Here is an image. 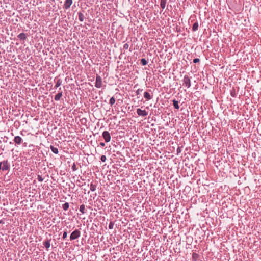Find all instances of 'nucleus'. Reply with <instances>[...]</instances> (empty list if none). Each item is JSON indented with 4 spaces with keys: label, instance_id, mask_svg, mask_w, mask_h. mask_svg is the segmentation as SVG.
I'll list each match as a JSON object with an SVG mask.
<instances>
[{
    "label": "nucleus",
    "instance_id": "f257e3e1",
    "mask_svg": "<svg viewBox=\"0 0 261 261\" xmlns=\"http://www.w3.org/2000/svg\"><path fill=\"white\" fill-rule=\"evenodd\" d=\"M10 165L8 160H4L0 162V170L2 171H9Z\"/></svg>",
    "mask_w": 261,
    "mask_h": 261
},
{
    "label": "nucleus",
    "instance_id": "0eeeda50",
    "mask_svg": "<svg viewBox=\"0 0 261 261\" xmlns=\"http://www.w3.org/2000/svg\"><path fill=\"white\" fill-rule=\"evenodd\" d=\"M13 141L16 144L20 145L22 143L23 140L21 137L19 136H17L14 137Z\"/></svg>",
    "mask_w": 261,
    "mask_h": 261
},
{
    "label": "nucleus",
    "instance_id": "4be33fe9",
    "mask_svg": "<svg viewBox=\"0 0 261 261\" xmlns=\"http://www.w3.org/2000/svg\"><path fill=\"white\" fill-rule=\"evenodd\" d=\"M141 63L142 65L145 66V65H147V61H146V60L145 59L142 58L141 59Z\"/></svg>",
    "mask_w": 261,
    "mask_h": 261
},
{
    "label": "nucleus",
    "instance_id": "f3484780",
    "mask_svg": "<svg viewBox=\"0 0 261 261\" xmlns=\"http://www.w3.org/2000/svg\"><path fill=\"white\" fill-rule=\"evenodd\" d=\"M166 3L167 0H161L160 6L162 9H164L165 8Z\"/></svg>",
    "mask_w": 261,
    "mask_h": 261
},
{
    "label": "nucleus",
    "instance_id": "f8f14e48",
    "mask_svg": "<svg viewBox=\"0 0 261 261\" xmlns=\"http://www.w3.org/2000/svg\"><path fill=\"white\" fill-rule=\"evenodd\" d=\"M50 240H47L43 242V244L44 247L48 249L50 246Z\"/></svg>",
    "mask_w": 261,
    "mask_h": 261
},
{
    "label": "nucleus",
    "instance_id": "a211bd4d",
    "mask_svg": "<svg viewBox=\"0 0 261 261\" xmlns=\"http://www.w3.org/2000/svg\"><path fill=\"white\" fill-rule=\"evenodd\" d=\"M173 105L176 109H179V106L178 105V101L176 100L175 99H174L173 100Z\"/></svg>",
    "mask_w": 261,
    "mask_h": 261
},
{
    "label": "nucleus",
    "instance_id": "9b49d317",
    "mask_svg": "<svg viewBox=\"0 0 261 261\" xmlns=\"http://www.w3.org/2000/svg\"><path fill=\"white\" fill-rule=\"evenodd\" d=\"M17 37L21 40H25L27 39V35L24 33H21L17 36Z\"/></svg>",
    "mask_w": 261,
    "mask_h": 261
},
{
    "label": "nucleus",
    "instance_id": "423d86ee",
    "mask_svg": "<svg viewBox=\"0 0 261 261\" xmlns=\"http://www.w3.org/2000/svg\"><path fill=\"white\" fill-rule=\"evenodd\" d=\"M136 112L137 114L140 116L146 117L148 115V112L146 110H142L139 108L137 109Z\"/></svg>",
    "mask_w": 261,
    "mask_h": 261
},
{
    "label": "nucleus",
    "instance_id": "b1692460",
    "mask_svg": "<svg viewBox=\"0 0 261 261\" xmlns=\"http://www.w3.org/2000/svg\"><path fill=\"white\" fill-rule=\"evenodd\" d=\"M114 222L113 221H111L109 225V228L110 229H112L114 227Z\"/></svg>",
    "mask_w": 261,
    "mask_h": 261
},
{
    "label": "nucleus",
    "instance_id": "72a5a7b5",
    "mask_svg": "<svg viewBox=\"0 0 261 261\" xmlns=\"http://www.w3.org/2000/svg\"><path fill=\"white\" fill-rule=\"evenodd\" d=\"M81 121H82V122L83 121V122H86V118H82Z\"/></svg>",
    "mask_w": 261,
    "mask_h": 261
},
{
    "label": "nucleus",
    "instance_id": "a878e982",
    "mask_svg": "<svg viewBox=\"0 0 261 261\" xmlns=\"http://www.w3.org/2000/svg\"><path fill=\"white\" fill-rule=\"evenodd\" d=\"M107 158H106V156L104 155H101V158H100V160L102 162H104L106 161Z\"/></svg>",
    "mask_w": 261,
    "mask_h": 261
},
{
    "label": "nucleus",
    "instance_id": "e433bc0d",
    "mask_svg": "<svg viewBox=\"0 0 261 261\" xmlns=\"http://www.w3.org/2000/svg\"><path fill=\"white\" fill-rule=\"evenodd\" d=\"M27 145V143H24L23 145H24V147H26Z\"/></svg>",
    "mask_w": 261,
    "mask_h": 261
},
{
    "label": "nucleus",
    "instance_id": "7c9ffc66",
    "mask_svg": "<svg viewBox=\"0 0 261 261\" xmlns=\"http://www.w3.org/2000/svg\"><path fill=\"white\" fill-rule=\"evenodd\" d=\"M72 169L73 171H75L76 170V165L74 164L72 166Z\"/></svg>",
    "mask_w": 261,
    "mask_h": 261
},
{
    "label": "nucleus",
    "instance_id": "dca6fc26",
    "mask_svg": "<svg viewBox=\"0 0 261 261\" xmlns=\"http://www.w3.org/2000/svg\"><path fill=\"white\" fill-rule=\"evenodd\" d=\"M198 27H199V24H198V22H195L193 24V27H192V31L194 32L197 31L198 29Z\"/></svg>",
    "mask_w": 261,
    "mask_h": 261
},
{
    "label": "nucleus",
    "instance_id": "5701e85b",
    "mask_svg": "<svg viewBox=\"0 0 261 261\" xmlns=\"http://www.w3.org/2000/svg\"><path fill=\"white\" fill-rule=\"evenodd\" d=\"M115 102V99L114 98V97H112L110 98V101H109V103L112 106L113 105Z\"/></svg>",
    "mask_w": 261,
    "mask_h": 261
},
{
    "label": "nucleus",
    "instance_id": "4468645a",
    "mask_svg": "<svg viewBox=\"0 0 261 261\" xmlns=\"http://www.w3.org/2000/svg\"><path fill=\"white\" fill-rule=\"evenodd\" d=\"M97 187V185L91 182L90 185V189L91 191H95Z\"/></svg>",
    "mask_w": 261,
    "mask_h": 261
},
{
    "label": "nucleus",
    "instance_id": "393cba45",
    "mask_svg": "<svg viewBox=\"0 0 261 261\" xmlns=\"http://www.w3.org/2000/svg\"><path fill=\"white\" fill-rule=\"evenodd\" d=\"M37 180L39 181H40V182H42L43 181V178H42V177L40 175H38L37 176Z\"/></svg>",
    "mask_w": 261,
    "mask_h": 261
},
{
    "label": "nucleus",
    "instance_id": "39448f33",
    "mask_svg": "<svg viewBox=\"0 0 261 261\" xmlns=\"http://www.w3.org/2000/svg\"><path fill=\"white\" fill-rule=\"evenodd\" d=\"M102 136L103 138L106 142H109L111 140V136L108 131L105 130L102 134Z\"/></svg>",
    "mask_w": 261,
    "mask_h": 261
},
{
    "label": "nucleus",
    "instance_id": "f704fd0d",
    "mask_svg": "<svg viewBox=\"0 0 261 261\" xmlns=\"http://www.w3.org/2000/svg\"><path fill=\"white\" fill-rule=\"evenodd\" d=\"M81 121H82V122L83 121V122H86V118H82Z\"/></svg>",
    "mask_w": 261,
    "mask_h": 261
},
{
    "label": "nucleus",
    "instance_id": "bb28decb",
    "mask_svg": "<svg viewBox=\"0 0 261 261\" xmlns=\"http://www.w3.org/2000/svg\"><path fill=\"white\" fill-rule=\"evenodd\" d=\"M143 91V89H138L136 93V94L137 95H139L141 92H142Z\"/></svg>",
    "mask_w": 261,
    "mask_h": 261
},
{
    "label": "nucleus",
    "instance_id": "58836bf2",
    "mask_svg": "<svg viewBox=\"0 0 261 261\" xmlns=\"http://www.w3.org/2000/svg\"><path fill=\"white\" fill-rule=\"evenodd\" d=\"M234 93H231V96H234Z\"/></svg>",
    "mask_w": 261,
    "mask_h": 261
},
{
    "label": "nucleus",
    "instance_id": "473e14b6",
    "mask_svg": "<svg viewBox=\"0 0 261 261\" xmlns=\"http://www.w3.org/2000/svg\"><path fill=\"white\" fill-rule=\"evenodd\" d=\"M100 145L101 146V147H104L105 146V143L103 142H101L100 143Z\"/></svg>",
    "mask_w": 261,
    "mask_h": 261
},
{
    "label": "nucleus",
    "instance_id": "c85d7f7f",
    "mask_svg": "<svg viewBox=\"0 0 261 261\" xmlns=\"http://www.w3.org/2000/svg\"><path fill=\"white\" fill-rule=\"evenodd\" d=\"M129 45L128 43H125L123 45V49H127L128 48Z\"/></svg>",
    "mask_w": 261,
    "mask_h": 261
},
{
    "label": "nucleus",
    "instance_id": "6e6552de",
    "mask_svg": "<svg viewBox=\"0 0 261 261\" xmlns=\"http://www.w3.org/2000/svg\"><path fill=\"white\" fill-rule=\"evenodd\" d=\"M72 4V0H66L64 4V8L65 9H69Z\"/></svg>",
    "mask_w": 261,
    "mask_h": 261
},
{
    "label": "nucleus",
    "instance_id": "aec40b11",
    "mask_svg": "<svg viewBox=\"0 0 261 261\" xmlns=\"http://www.w3.org/2000/svg\"><path fill=\"white\" fill-rule=\"evenodd\" d=\"M50 149L55 154L58 153V149L57 147H55L52 145L50 146Z\"/></svg>",
    "mask_w": 261,
    "mask_h": 261
},
{
    "label": "nucleus",
    "instance_id": "1a4fd4ad",
    "mask_svg": "<svg viewBox=\"0 0 261 261\" xmlns=\"http://www.w3.org/2000/svg\"><path fill=\"white\" fill-rule=\"evenodd\" d=\"M144 97L146 99V100H149L152 98L153 95H151L148 92H145L144 93Z\"/></svg>",
    "mask_w": 261,
    "mask_h": 261
},
{
    "label": "nucleus",
    "instance_id": "c756f323",
    "mask_svg": "<svg viewBox=\"0 0 261 261\" xmlns=\"http://www.w3.org/2000/svg\"><path fill=\"white\" fill-rule=\"evenodd\" d=\"M200 62V60L198 58H195L193 60V63H197Z\"/></svg>",
    "mask_w": 261,
    "mask_h": 261
},
{
    "label": "nucleus",
    "instance_id": "7ed1b4c3",
    "mask_svg": "<svg viewBox=\"0 0 261 261\" xmlns=\"http://www.w3.org/2000/svg\"><path fill=\"white\" fill-rule=\"evenodd\" d=\"M183 85L188 88L191 87V79L188 75H185L184 77Z\"/></svg>",
    "mask_w": 261,
    "mask_h": 261
},
{
    "label": "nucleus",
    "instance_id": "4c0bfd02",
    "mask_svg": "<svg viewBox=\"0 0 261 261\" xmlns=\"http://www.w3.org/2000/svg\"><path fill=\"white\" fill-rule=\"evenodd\" d=\"M234 93H231V96H234Z\"/></svg>",
    "mask_w": 261,
    "mask_h": 261
},
{
    "label": "nucleus",
    "instance_id": "c9c22d12",
    "mask_svg": "<svg viewBox=\"0 0 261 261\" xmlns=\"http://www.w3.org/2000/svg\"><path fill=\"white\" fill-rule=\"evenodd\" d=\"M4 222L3 221V220H0V224H4Z\"/></svg>",
    "mask_w": 261,
    "mask_h": 261
},
{
    "label": "nucleus",
    "instance_id": "2eb2a0df",
    "mask_svg": "<svg viewBox=\"0 0 261 261\" xmlns=\"http://www.w3.org/2000/svg\"><path fill=\"white\" fill-rule=\"evenodd\" d=\"M86 208H85V205L84 204H82L81 206H80V212L84 214L86 213Z\"/></svg>",
    "mask_w": 261,
    "mask_h": 261
},
{
    "label": "nucleus",
    "instance_id": "6ab92c4d",
    "mask_svg": "<svg viewBox=\"0 0 261 261\" xmlns=\"http://www.w3.org/2000/svg\"><path fill=\"white\" fill-rule=\"evenodd\" d=\"M78 17H79V20L80 21L82 22L84 21V16L83 14L81 12L78 13Z\"/></svg>",
    "mask_w": 261,
    "mask_h": 261
},
{
    "label": "nucleus",
    "instance_id": "cd10ccee",
    "mask_svg": "<svg viewBox=\"0 0 261 261\" xmlns=\"http://www.w3.org/2000/svg\"><path fill=\"white\" fill-rule=\"evenodd\" d=\"M67 231H64L63 232V236H62L63 239H65L67 237Z\"/></svg>",
    "mask_w": 261,
    "mask_h": 261
},
{
    "label": "nucleus",
    "instance_id": "f03ea898",
    "mask_svg": "<svg viewBox=\"0 0 261 261\" xmlns=\"http://www.w3.org/2000/svg\"><path fill=\"white\" fill-rule=\"evenodd\" d=\"M95 86L97 88H104V87H106V85H105L103 86L102 85V79L100 77V76L98 74H97L96 76V81H95Z\"/></svg>",
    "mask_w": 261,
    "mask_h": 261
},
{
    "label": "nucleus",
    "instance_id": "2f4dec72",
    "mask_svg": "<svg viewBox=\"0 0 261 261\" xmlns=\"http://www.w3.org/2000/svg\"><path fill=\"white\" fill-rule=\"evenodd\" d=\"M176 151H177V154L181 152V148H180V147H178L177 148V149Z\"/></svg>",
    "mask_w": 261,
    "mask_h": 261
},
{
    "label": "nucleus",
    "instance_id": "20e7f679",
    "mask_svg": "<svg viewBox=\"0 0 261 261\" xmlns=\"http://www.w3.org/2000/svg\"><path fill=\"white\" fill-rule=\"evenodd\" d=\"M80 231L78 229H76L71 233L70 236V240L72 241L80 237Z\"/></svg>",
    "mask_w": 261,
    "mask_h": 261
},
{
    "label": "nucleus",
    "instance_id": "ddd939ff",
    "mask_svg": "<svg viewBox=\"0 0 261 261\" xmlns=\"http://www.w3.org/2000/svg\"><path fill=\"white\" fill-rule=\"evenodd\" d=\"M62 96V92L60 91L55 96V100L56 101H58L60 99L61 97Z\"/></svg>",
    "mask_w": 261,
    "mask_h": 261
},
{
    "label": "nucleus",
    "instance_id": "412c9836",
    "mask_svg": "<svg viewBox=\"0 0 261 261\" xmlns=\"http://www.w3.org/2000/svg\"><path fill=\"white\" fill-rule=\"evenodd\" d=\"M69 205L68 202H66L62 205V208L65 211L67 210L69 208Z\"/></svg>",
    "mask_w": 261,
    "mask_h": 261
},
{
    "label": "nucleus",
    "instance_id": "9d476101",
    "mask_svg": "<svg viewBox=\"0 0 261 261\" xmlns=\"http://www.w3.org/2000/svg\"><path fill=\"white\" fill-rule=\"evenodd\" d=\"M55 81H56V85L54 88L57 89L62 84V81L60 79H58L57 77L55 79Z\"/></svg>",
    "mask_w": 261,
    "mask_h": 261
}]
</instances>
